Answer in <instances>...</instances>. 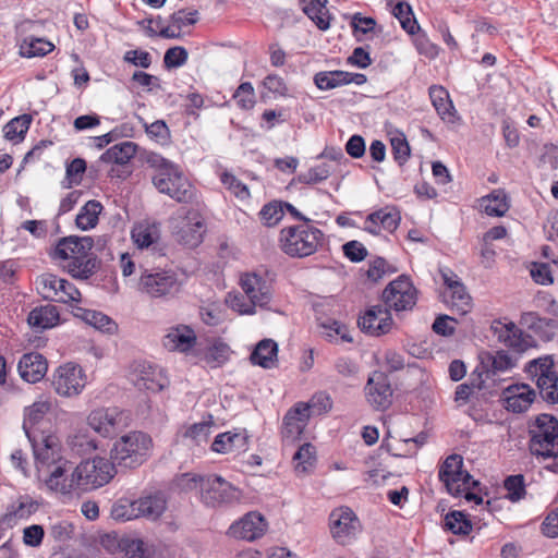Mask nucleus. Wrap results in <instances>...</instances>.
Returning <instances> with one entry per match:
<instances>
[{"instance_id": "obj_1", "label": "nucleus", "mask_w": 558, "mask_h": 558, "mask_svg": "<svg viewBox=\"0 0 558 558\" xmlns=\"http://www.w3.org/2000/svg\"><path fill=\"white\" fill-rule=\"evenodd\" d=\"M114 473V463L101 457L81 461L76 465L61 462L47 478L46 488L62 496L78 495L108 484Z\"/></svg>"}, {"instance_id": "obj_2", "label": "nucleus", "mask_w": 558, "mask_h": 558, "mask_svg": "<svg viewBox=\"0 0 558 558\" xmlns=\"http://www.w3.org/2000/svg\"><path fill=\"white\" fill-rule=\"evenodd\" d=\"M94 240L90 236L71 235L61 239L51 253L52 259L74 278L87 279L97 269V258L92 253Z\"/></svg>"}, {"instance_id": "obj_3", "label": "nucleus", "mask_w": 558, "mask_h": 558, "mask_svg": "<svg viewBox=\"0 0 558 558\" xmlns=\"http://www.w3.org/2000/svg\"><path fill=\"white\" fill-rule=\"evenodd\" d=\"M148 162L156 169L153 183L160 193L178 203L186 204L194 199L195 190L178 166L159 155H151Z\"/></svg>"}, {"instance_id": "obj_4", "label": "nucleus", "mask_w": 558, "mask_h": 558, "mask_svg": "<svg viewBox=\"0 0 558 558\" xmlns=\"http://www.w3.org/2000/svg\"><path fill=\"white\" fill-rule=\"evenodd\" d=\"M324 233L310 222L286 227L280 231L279 246L290 257L313 255L323 245Z\"/></svg>"}, {"instance_id": "obj_5", "label": "nucleus", "mask_w": 558, "mask_h": 558, "mask_svg": "<svg viewBox=\"0 0 558 558\" xmlns=\"http://www.w3.org/2000/svg\"><path fill=\"white\" fill-rule=\"evenodd\" d=\"M153 440L143 432H131L120 437L111 449V460L114 465L135 469L142 465L150 456Z\"/></svg>"}, {"instance_id": "obj_6", "label": "nucleus", "mask_w": 558, "mask_h": 558, "mask_svg": "<svg viewBox=\"0 0 558 558\" xmlns=\"http://www.w3.org/2000/svg\"><path fill=\"white\" fill-rule=\"evenodd\" d=\"M529 449L533 456L543 459L558 458V420L542 413L529 423Z\"/></svg>"}, {"instance_id": "obj_7", "label": "nucleus", "mask_w": 558, "mask_h": 558, "mask_svg": "<svg viewBox=\"0 0 558 558\" xmlns=\"http://www.w3.org/2000/svg\"><path fill=\"white\" fill-rule=\"evenodd\" d=\"M169 227L175 240L189 247H196L203 241L205 225L195 210L180 208L169 218Z\"/></svg>"}, {"instance_id": "obj_8", "label": "nucleus", "mask_w": 558, "mask_h": 558, "mask_svg": "<svg viewBox=\"0 0 558 558\" xmlns=\"http://www.w3.org/2000/svg\"><path fill=\"white\" fill-rule=\"evenodd\" d=\"M241 288L250 304H246L243 299L234 296L231 300V306L240 314L252 315L255 313V307H264L271 300V289L267 280L256 274H245L241 277Z\"/></svg>"}, {"instance_id": "obj_9", "label": "nucleus", "mask_w": 558, "mask_h": 558, "mask_svg": "<svg viewBox=\"0 0 558 558\" xmlns=\"http://www.w3.org/2000/svg\"><path fill=\"white\" fill-rule=\"evenodd\" d=\"M32 442L37 476L46 486V481L61 462H69L60 456L57 438L52 435H34Z\"/></svg>"}, {"instance_id": "obj_10", "label": "nucleus", "mask_w": 558, "mask_h": 558, "mask_svg": "<svg viewBox=\"0 0 558 558\" xmlns=\"http://www.w3.org/2000/svg\"><path fill=\"white\" fill-rule=\"evenodd\" d=\"M180 289L178 276L171 270L143 269L141 272L138 290L150 298H173Z\"/></svg>"}, {"instance_id": "obj_11", "label": "nucleus", "mask_w": 558, "mask_h": 558, "mask_svg": "<svg viewBox=\"0 0 558 558\" xmlns=\"http://www.w3.org/2000/svg\"><path fill=\"white\" fill-rule=\"evenodd\" d=\"M241 492L218 475H208L202 481L201 499L207 507H220L239 502Z\"/></svg>"}, {"instance_id": "obj_12", "label": "nucleus", "mask_w": 558, "mask_h": 558, "mask_svg": "<svg viewBox=\"0 0 558 558\" xmlns=\"http://www.w3.org/2000/svg\"><path fill=\"white\" fill-rule=\"evenodd\" d=\"M129 381L140 390L158 392L168 386L161 368L146 361L133 362L128 372Z\"/></svg>"}, {"instance_id": "obj_13", "label": "nucleus", "mask_w": 558, "mask_h": 558, "mask_svg": "<svg viewBox=\"0 0 558 558\" xmlns=\"http://www.w3.org/2000/svg\"><path fill=\"white\" fill-rule=\"evenodd\" d=\"M37 290L39 294L53 302L70 303L80 302L81 292L65 279L52 274H44L37 278Z\"/></svg>"}, {"instance_id": "obj_14", "label": "nucleus", "mask_w": 558, "mask_h": 558, "mask_svg": "<svg viewBox=\"0 0 558 558\" xmlns=\"http://www.w3.org/2000/svg\"><path fill=\"white\" fill-rule=\"evenodd\" d=\"M86 385L83 368L74 363L60 365L52 375V387L61 397L78 396Z\"/></svg>"}, {"instance_id": "obj_15", "label": "nucleus", "mask_w": 558, "mask_h": 558, "mask_svg": "<svg viewBox=\"0 0 558 558\" xmlns=\"http://www.w3.org/2000/svg\"><path fill=\"white\" fill-rule=\"evenodd\" d=\"M365 399L369 407L376 411H386L393 401V389L387 374L380 371L373 372L364 387Z\"/></svg>"}, {"instance_id": "obj_16", "label": "nucleus", "mask_w": 558, "mask_h": 558, "mask_svg": "<svg viewBox=\"0 0 558 558\" xmlns=\"http://www.w3.org/2000/svg\"><path fill=\"white\" fill-rule=\"evenodd\" d=\"M330 532L340 545L349 544L361 531V524L354 512L347 507L335 509L329 515Z\"/></svg>"}, {"instance_id": "obj_17", "label": "nucleus", "mask_w": 558, "mask_h": 558, "mask_svg": "<svg viewBox=\"0 0 558 558\" xmlns=\"http://www.w3.org/2000/svg\"><path fill=\"white\" fill-rule=\"evenodd\" d=\"M385 305L397 312L411 310L416 303V290L404 276L389 283L384 290Z\"/></svg>"}, {"instance_id": "obj_18", "label": "nucleus", "mask_w": 558, "mask_h": 558, "mask_svg": "<svg viewBox=\"0 0 558 558\" xmlns=\"http://www.w3.org/2000/svg\"><path fill=\"white\" fill-rule=\"evenodd\" d=\"M54 400L50 396L38 397L29 407L24 410L23 429L28 439H33L38 432L43 433L41 426L47 423V416L52 413Z\"/></svg>"}, {"instance_id": "obj_19", "label": "nucleus", "mask_w": 558, "mask_h": 558, "mask_svg": "<svg viewBox=\"0 0 558 558\" xmlns=\"http://www.w3.org/2000/svg\"><path fill=\"white\" fill-rule=\"evenodd\" d=\"M88 425L104 437H109L126 426V415L118 408H100L90 412Z\"/></svg>"}, {"instance_id": "obj_20", "label": "nucleus", "mask_w": 558, "mask_h": 558, "mask_svg": "<svg viewBox=\"0 0 558 558\" xmlns=\"http://www.w3.org/2000/svg\"><path fill=\"white\" fill-rule=\"evenodd\" d=\"M267 529L268 523L264 515L257 511H251L230 525L228 535L238 539L254 542L260 538Z\"/></svg>"}, {"instance_id": "obj_21", "label": "nucleus", "mask_w": 558, "mask_h": 558, "mask_svg": "<svg viewBox=\"0 0 558 558\" xmlns=\"http://www.w3.org/2000/svg\"><path fill=\"white\" fill-rule=\"evenodd\" d=\"M482 488L478 481L463 470V458L456 453V499L463 497L466 501L476 505L483 504Z\"/></svg>"}, {"instance_id": "obj_22", "label": "nucleus", "mask_w": 558, "mask_h": 558, "mask_svg": "<svg viewBox=\"0 0 558 558\" xmlns=\"http://www.w3.org/2000/svg\"><path fill=\"white\" fill-rule=\"evenodd\" d=\"M392 323L391 315L384 305L372 306L359 319L361 330L371 336L387 333L391 329Z\"/></svg>"}, {"instance_id": "obj_23", "label": "nucleus", "mask_w": 558, "mask_h": 558, "mask_svg": "<svg viewBox=\"0 0 558 558\" xmlns=\"http://www.w3.org/2000/svg\"><path fill=\"white\" fill-rule=\"evenodd\" d=\"M490 329L499 342L515 351H524L531 343V336H524L512 322L494 320Z\"/></svg>"}, {"instance_id": "obj_24", "label": "nucleus", "mask_w": 558, "mask_h": 558, "mask_svg": "<svg viewBox=\"0 0 558 558\" xmlns=\"http://www.w3.org/2000/svg\"><path fill=\"white\" fill-rule=\"evenodd\" d=\"M196 343L195 331L187 325L170 327L163 336L162 344L169 351L186 352Z\"/></svg>"}, {"instance_id": "obj_25", "label": "nucleus", "mask_w": 558, "mask_h": 558, "mask_svg": "<svg viewBox=\"0 0 558 558\" xmlns=\"http://www.w3.org/2000/svg\"><path fill=\"white\" fill-rule=\"evenodd\" d=\"M520 325L527 330H531L543 341H550L558 330L557 320L543 318L536 312L522 313Z\"/></svg>"}, {"instance_id": "obj_26", "label": "nucleus", "mask_w": 558, "mask_h": 558, "mask_svg": "<svg viewBox=\"0 0 558 558\" xmlns=\"http://www.w3.org/2000/svg\"><path fill=\"white\" fill-rule=\"evenodd\" d=\"M48 369L46 359L37 352H29L22 355L17 371L20 376L27 383H38L44 378Z\"/></svg>"}, {"instance_id": "obj_27", "label": "nucleus", "mask_w": 558, "mask_h": 558, "mask_svg": "<svg viewBox=\"0 0 558 558\" xmlns=\"http://www.w3.org/2000/svg\"><path fill=\"white\" fill-rule=\"evenodd\" d=\"M310 409L308 404L298 403L288 411L283 417L282 434L284 437L295 439L303 433L311 415Z\"/></svg>"}, {"instance_id": "obj_28", "label": "nucleus", "mask_w": 558, "mask_h": 558, "mask_svg": "<svg viewBox=\"0 0 558 558\" xmlns=\"http://www.w3.org/2000/svg\"><path fill=\"white\" fill-rule=\"evenodd\" d=\"M197 10H179L170 15V21L167 26H161V19L156 21L160 27L159 36L163 38H179L181 29L185 26L194 25L198 21Z\"/></svg>"}, {"instance_id": "obj_29", "label": "nucleus", "mask_w": 558, "mask_h": 558, "mask_svg": "<svg viewBox=\"0 0 558 558\" xmlns=\"http://www.w3.org/2000/svg\"><path fill=\"white\" fill-rule=\"evenodd\" d=\"M535 390L529 385L521 384L510 386L505 398L506 409L513 413L525 412L535 399Z\"/></svg>"}, {"instance_id": "obj_30", "label": "nucleus", "mask_w": 558, "mask_h": 558, "mask_svg": "<svg viewBox=\"0 0 558 558\" xmlns=\"http://www.w3.org/2000/svg\"><path fill=\"white\" fill-rule=\"evenodd\" d=\"M277 356L278 344L272 339H263L256 344L250 360L254 365L272 368L277 365Z\"/></svg>"}, {"instance_id": "obj_31", "label": "nucleus", "mask_w": 558, "mask_h": 558, "mask_svg": "<svg viewBox=\"0 0 558 558\" xmlns=\"http://www.w3.org/2000/svg\"><path fill=\"white\" fill-rule=\"evenodd\" d=\"M134 244L140 248H148L160 239V225L157 222H140L131 232Z\"/></svg>"}, {"instance_id": "obj_32", "label": "nucleus", "mask_w": 558, "mask_h": 558, "mask_svg": "<svg viewBox=\"0 0 558 558\" xmlns=\"http://www.w3.org/2000/svg\"><path fill=\"white\" fill-rule=\"evenodd\" d=\"M247 437L242 433L226 432L217 435L211 444V450L217 453H229L245 450Z\"/></svg>"}, {"instance_id": "obj_33", "label": "nucleus", "mask_w": 558, "mask_h": 558, "mask_svg": "<svg viewBox=\"0 0 558 558\" xmlns=\"http://www.w3.org/2000/svg\"><path fill=\"white\" fill-rule=\"evenodd\" d=\"M136 148V144L129 141L116 144L100 156V161L105 163L125 165L135 156Z\"/></svg>"}, {"instance_id": "obj_34", "label": "nucleus", "mask_w": 558, "mask_h": 558, "mask_svg": "<svg viewBox=\"0 0 558 558\" xmlns=\"http://www.w3.org/2000/svg\"><path fill=\"white\" fill-rule=\"evenodd\" d=\"M167 501L161 495H149L137 499L140 518L158 519L166 510Z\"/></svg>"}, {"instance_id": "obj_35", "label": "nucleus", "mask_w": 558, "mask_h": 558, "mask_svg": "<svg viewBox=\"0 0 558 558\" xmlns=\"http://www.w3.org/2000/svg\"><path fill=\"white\" fill-rule=\"evenodd\" d=\"M304 13L316 24V26L326 31L329 28V14L326 9V0H301Z\"/></svg>"}, {"instance_id": "obj_36", "label": "nucleus", "mask_w": 558, "mask_h": 558, "mask_svg": "<svg viewBox=\"0 0 558 558\" xmlns=\"http://www.w3.org/2000/svg\"><path fill=\"white\" fill-rule=\"evenodd\" d=\"M27 320L34 328H51L57 325L59 320V312L53 305L37 307L31 311Z\"/></svg>"}, {"instance_id": "obj_37", "label": "nucleus", "mask_w": 558, "mask_h": 558, "mask_svg": "<svg viewBox=\"0 0 558 558\" xmlns=\"http://www.w3.org/2000/svg\"><path fill=\"white\" fill-rule=\"evenodd\" d=\"M482 209L492 217H501L508 209L507 195L501 190H495L481 199Z\"/></svg>"}, {"instance_id": "obj_38", "label": "nucleus", "mask_w": 558, "mask_h": 558, "mask_svg": "<svg viewBox=\"0 0 558 558\" xmlns=\"http://www.w3.org/2000/svg\"><path fill=\"white\" fill-rule=\"evenodd\" d=\"M102 209L104 206L100 202L95 199L88 201L76 216L75 222L77 228L82 230L94 228L98 223L99 215Z\"/></svg>"}, {"instance_id": "obj_39", "label": "nucleus", "mask_w": 558, "mask_h": 558, "mask_svg": "<svg viewBox=\"0 0 558 558\" xmlns=\"http://www.w3.org/2000/svg\"><path fill=\"white\" fill-rule=\"evenodd\" d=\"M31 122L32 117L29 114L13 118L3 126L4 137L16 143L23 141Z\"/></svg>"}, {"instance_id": "obj_40", "label": "nucleus", "mask_w": 558, "mask_h": 558, "mask_svg": "<svg viewBox=\"0 0 558 558\" xmlns=\"http://www.w3.org/2000/svg\"><path fill=\"white\" fill-rule=\"evenodd\" d=\"M54 46L44 39L37 37H26L21 44V54L26 58L44 57L53 50Z\"/></svg>"}, {"instance_id": "obj_41", "label": "nucleus", "mask_w": 558, "mask_h": 558, "mask_svg": "<svg viewBox=\"0 0 558 558\" xmlns=\"http://www.w3.org/2000/svg\"><path fill=\"white\" fill-rule=\"evenodd\" d=\"M294 469L298 474L308 473L315 465L316 451L311 444H303L293 456Z\"/></svg>"}, {"instance_id": "obj_42", "label": "nucleus", "mask_w": 558, "mask_h": 558, "mask_svg": "<svg viewBox=\"0 0 558 558\" xmlns=\"http://www.w3.org/2000/svg\"><path fill=\"white\" fill-rule=\"evenodd\" d=\"M429 96L441 119L446 120V118H448L449 122H451L453 114L450 111L452 108V101L449 97V93L444 87L434 86L429 89Z\"/></svg>"}, {"instance_id": "obj_43", "label": "nucleus", "mask_w": 558, "mask_h": 558, "mask_svg": "<svg viewBox=\"0 0 558 558\" xmlns=\"http://www.w3.org/2000/svg\"><path fill=\"white\" fill-rule=\"evenodd\" d=\"M393 15L400 21L402 28L409 34H415L418 24L414 17L411 5L408 2H398L392 9Z\"/></svg>"}, {"instance_id": "obj_44", "label": "nucleus", "mask_w": 558, "mask_h": 558, "mask_svg": "<svg viewBox=\"0 0 558 558\" xmlns=\"http://www.w3.org/2000/svg\"><path fill=\"white\" fill-rule=\"evenodd\" d=\"M111 515L114 520L119 521H130L140 518V512L137 511V499H119L112 506Z\"/></svg>"}, {"instance_id": "obj_45", "label": "nucleus", "mask_w": 558, "mask_h": 558, "mask_svg": "<svg viewBox=\"0 0 558 558\" xmlns=\"http://www.w3.org/2000/svg\"><path fill=\"white\" fill-rule=\"evenodd\" d=\"M83 319L102 332L112 333L117 329L116 323L109 316L97 311H84Z\"/></svg>"}, {"instance_id": "obj_46", "label": "nucleus", "mask_w": 558, "mask_h": 558, "mask_svg": "<svg viewBox=\"0 0 558 558\" xmlns=\"http://www.w3.org/2000/svg\"><path fill=\"white\" fill-rule=\"evenodd\" d=\"M347 76L344 71L319 72L314 82L319 89L327 90L345 85Z\"/></svg>"}, {"instance_id": "obj_47", "label": "nucleus", "mask_w": 558, "mask_h": 558, "mask_svg": "<svg viewBox=\"0 0 558 558\" xmlns=\"http://www.w3.org/2000/svg\"><path fill=\"white\" fill-rule=\"evenodd\" d=\"M377 218L383 230L393 232L401 220L400 214L395 208H383L371 214V220Z\"/></svg>"}, {"instance_id": "obj_48", "label": "nucleus", "mask_w": 558, "mask_h": 558, "mask_svg": "<svg viewBox=\"0 0 558 558\" xmlns=\"http://www.w3.org/2000/svg\"><path fill=\"white\" fill-rule=\"evenodd\" d=\"M331 166L328 163H320L316 167L311 168L304 173L298 177L299 182L305 184H316L325 181L331 174Z\"/></svg>"}, {"instance_id": "obj_49", "label": "nucleus", "mask_w": 558, "mask_h": 558, "mask_svg": "<svg viewBox=\"0 0 558 558\" xmlns=\"http://www.w3.org/2000/svg\"><path fill=\"white\" fill-rule=\"evenodd\" d=\"M504 486L508 492L507 498L512 502L521 500L525 495L524 476L522 474L508 476Z\"/></svg>"}, {"instance_id": "obj_50", "label": "nucleus", "mask_w": 558, "mask_h": 558, "mask_svg": "<svg viewBox=\"0 0 558 558\" xmlns=\"http://www.w3.org/2000/svg\"><path fill=\"white\" fill-rule=\"evenodd\" d=\"M473 308V299L466 287L456 278V313L465 316Z\"/></svg>"}, {"instance_id": "obj_51", "label": "nucleus", "mask_w": 558, "mask_h": 558, "mask_svg": "<svg viewBox=\"0 0 558 558\" xmlns=\"http://www.w3.org/2000/svg\"><path fill=\"white\" fill-rule=\"evenodd\" d=\"M319 327L322 329V335L327 339L331 340L336 336H340L343 341H352V338L349 336L347 326L338 320L326 319L319 324Z\"/></svg>"}, {"instance_id": "obj_52", "label": "nucleus", "mask_w": 558, "mask_h": 558, "mask_svg": "<svg viewBox=\"0 0 558 558\" xmlns=\"http://www.w3.org/2000/svg\"><path fill=\"white\" fill-rule=\"evenodd\" d=\"M283 207L281 202H271L263 206L259 216L263 222L272 227L283 218Z\"/></svg>"}, {"instance_id": "obj_53", "label": "nucleus", "mask_w": 558, "mask_h": 558, "mask_svg": "<svg viewBox=\"0 0 558 558\" xmlns=\"http://www.w3.org/2000/svg\"><path fill=\"white\" fill-rule=\"evenodd\" d=\"M221 182L239 199L244 201L250 198L251 194L248 187L233 174L223 172L221 174Z\"/></svg>"}, {"instance_id": "obj_54", "label": "nucleus", "mask_w": 558, "mask_h": 558, "mask_svg": "<svg viewBox=\"0 0 558 558\" xmlns=\"http://www.w3.org/2000/svg\"><path fill=\"white\" fill-rule=\"evenodd\" d=\"M233 97L236 101V105L244 110H250L255 105L254 88H253L252 84L248 82L242 83L236 88Z\"/></svg>"}, {"instance_id": "obj_55", "label": "nucleus", "mask_w": 558, "mask_h": 558, "mask_svg": "<svg viewBox=\"0 0 558 558\" xmlns=\"http://www.w3.org/2000/svg\"><path fill=\"white\" fill-rule=\"evenodd\" d=\"M211 426L213 421L195 423L186 429L184 437L192 439L197 445H201L202 442L207 441Z\"/></svg>"}, {"instance_id": "obj_56", "label": "nucleus", "mask_w": 558, "mask_h": 558, "mask_svg": "<svg viewBox=\"0 0 558 558\" xmlns=\"http://www.w3.org/2000/svg\"><path fill=\"white\" fill-rule=\"evenodd\" d=\"M533 281L537 284L549 286L554 283V277L549 264L533 263L530 269Z\"/></svg>"}, {"instance_id": "obj_57", "label": "nucleus", "mask_w": 558, "mask_h": 558, "mask_svg": "<svg viewBox=\"0 0 558 558\" xmlns=\"http://www.w3.org/2000/svg\"><path fill=\"white\" fill-rule=\"evenodd\" d=\"M438 480L442 483L446 492L453 495V453L447 456L438 471Z\"/></svg>"}, {"instance_id": "obj_58", "label": "nucleus", "mask_w": 558, "mask_h": 558, "mask_svg": "<svg viewBox=\"0 0 558 558\" xmlns=\"http://www.w3.org/2000/svg\"><path fill=\"white\" fill-rule=\"evenodd\" d=\"M488 361L490 362V368L487 369V374L497 372H505L513 366L511 356L502 350L496 351L489 355Z\"/></svg>"}, {"instance_id": "obj_59", "label": "nucleus", "mask_w": 558, "mask_h": 558, "mask_svg": "<svg viewBox=\"0 0 558 558\" xmlns=\"http://www.w3.org/2000/svg\"><path fill=\"white\" fill-rule=\"evenodd\" d=\"M189 53L185 48L177 46L168 49L163 57V63L168 69L179 68L185 64Z\"/></svg>"}, {"instance_id": "obj_60", "label": "nucleus", "mask_w": 558, "mask_h": 558, "mask_svg": "<svg viewBox=\"0 0 558 558\" xmlns=\"http://www.w3.org/2000/svg\"><path fill=\"white\" fill-rule=\"evenodd\" d=\"M525 371L533 377L538 378L542 374H549L553 371V362L548 357L532 360L527 363Z\"/></svg>"}, {"instance_id": "obj_61", "label": "nucleus", "mask_w": 558, "mask_h": 558, "mask_svg": "<svg viewBox=\"0 0 558 558\" xmlns=\"http://www.w3.org/2000/svg\"><path fill=\"white\" fill-rule=\"evenodd\" d=\"M344 255L354 263L362 262L367 256V250L359 241L347 242L343 246Z\"/></svg>"}, {"instance_id": "obj_62", "label": "nucleus", "mask_w": 558, "mask_h": 558, "mask_svg": "<svg viewBox=\"0 0 558 558\" xmlns=\"http://www.w3.org/2000/svg\"><path fill=\"white\" fill-rule=\"evenodd\" d=\"M45 536V531L41 525L34 524L27 526L23 531V542L31 547H38Z\"/></svg>"}, {"instance_id": "obj_63", "label": "nucleus", "mask_w": 558, "mask_h": 558, "mask_svg": "<svg viewBox=\"0 0 558 558\" xmlns=\"http://www.w3.org/2000/svg\"><path fill=\"white\" fill-rule=\"evenodd\" d=\"M206 476H198L192 473H184L175 480V485L183 492L194 490L199 488L202 490V481Z\"/></svg>"}, {"instance_id": "obj_64", "label": "nucleus", "mask_w": 558, "mask_h": 558, "mask_svg": "<svg viewBox=\"0 0 558 558\" xmlns=\"http://www.w3.org/2000/svg\"><path fill=\"white\" fill-rule=\"evenodd\" d=\"M542 532L547 537H558V507L550 511L543 521Z\"/></svg>"}]
</instances>
